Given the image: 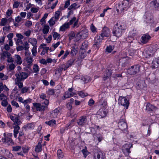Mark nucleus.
<instances>
[{
    "label": "nucleus",
    "mask_w": 159,
    "mask_h": 159,
    "mask_svg": "<svg viewBox=\"0 0 159 159\" xmlns=\"http://www.w3.org/2000/svg\"><path fill=\"white\" fill-rule=\"evenodd\" d=\"M125 29V26L124 25L117 23L114 26L112 34L114 36L119 38L122 36Z\"/></svg>",
    "instance_id": "obj_1"
},
{
    "label": "nucleus",
    "mask_w": 159,
    "mask_h": 159,
    "mask_svg": "<svg viewBox=\"0 0 159 159\" xmlns=\"http://www.w3.org/2000/svg\"><path fill=\"white\" fill-rule=\"evenodd\" d=\"M49 103L48 100H45L44 101L42 102L41 103H34L33 104L37 111H41L48 108Z\"/></svg>",
    "instance_id": "obj_2"
},
{
    "label": "nucleus",
    "mask_w": 159,
    "mask_h": 159,
    "mask_svg": "<svg viewBox=\"0 0 159 159\" xmlns=\"http://www.w3.org/2000/svg\"><path fill=\"white\" fill-rule=\"evenodd\" d=\"M3 136L4 138L2 139V142L7 143L9 145H12L14 144V142L11 139L12 136V133H9L7 134L4 133Z\"/></svg>",
    "instance_id": "obj_3"
},
{
    "label": "nucleus",
    "mask_w": 159,
    "mask_h": 159,
    "mask_svg": "<svg viewBox=\"0 0 159 159\" xmlns=\"http://www.w3.org/2000/svg\"><path fill=\"white\" fill-rule=\"evenodd\" d=\"M118 103L120 105L125 107L126 109L128 108L129 104V100L126 97H120L118 100Z\"/></svg>",
    "instance_id": "obj_4"
},
{
    "label": "nucleus",
    "mask_w": 159,
    "mask_h": 159,
    "mask_svg": "<svg viewBox=\"0 0 159 159\" xmlns=\"http://www.w3.org/2000/svg\"><path fill=\"white\" fill-rule=\"evenodd\" d=\"M15 75L16 77V79L23 80L26 79L29 75L27 73L21 71H19L18 72H16Z\"/></svg>",
    "instance_id": "obj_5"
},
{
    "label": "nucleus",
    "mask_w": 159,
    "mask_h": 159,
    "mask_svg": "<svg viewBox=\"0 0 159 159\" xmlns=\"http://www.w3.org/2000/svg\"><path fill=\"white\" fill-rule=\"evenodd\" d=\"M140 71L139 66V65H134L131 66L127 70L128 73L130 75H134Z\"/></svg>",
    "instance_id": "obj_6"
},
{
    "label": "nucleus",
    "mask_w": 159,
    "mask_h": 159,
    "mask_svg": "<svg viewBox=\"0 0 159 159\" xmlns=\"http://www.w3.org/2000/svg\"><path fill=\"white\" fill-rule=\"evenodd\" d=\"M133 144L130 143H128L125 144L122 147V151L125 155L127 156L130 153L129 149L132 148Z\"/></svg>",
    "instance_id": "obj_7"
},
{
    "label": "nucleus",
    "mask_w": 159,
    "mask_h": 159,
    "mask_svg": "<svg viewBox=\"0 0 159 159\" xmlns=\"http://www.w3.org/2000/svg\"><path fill=\"white\" fill-rule=\"evenodd\" d=\"M110 31L109 29L107 27H104L103 29L102 32L100 34V38H102V40L104 37H108L109 36Z\"/></svg>",
    "instance_id": "obj_8"
},
{
    "label": "nucleus",
    "mask_w": 159,
    "mask_h": 159,
    "mask_svg": "<svg viewBox=\"0 0 159 159\" xmlns=\"http://www.w3.org/2000/svg\"><path fill=\"white\" fill-rule=\"evenodd\" d=\"M87 120L86 116H81L77 120V123L79 126H83L86 124Z\"/></svg>",
    "instance_id": "obj_9"
},
{
    "label": "nucleus",
    "mask_w": 159,
    "mask_h": 159,
    "mask_svg": "<svg viewBox=\"0 0 159 159\" xmlns=\"http://www.w3.org/2000/svg\"><path fill=\"white\" fill-rule=\"evenodd\" d=\"M102 40V38H100V37L99 36H98L95 38L94 39V43L93 45V48L96 49H98L100 43Z\"/></svg>",
    "instance_id": "obj_10"
},
{
    "label": "nucleus",
    "mask_w": 159,
    "mask_h": 159,
    "mask_svg": "<svg viewBox=\"0 0 159 159\" xmlns=\"http://www.w3.org/2000/svg\"><path fill=\"white\" fill-rule=\"evenodd\" d=\"M151 36L148 34H143L141 38V42L145 44L147 43L150 39Z\"/></svg>",
    "instance_id": "obj_11"
},
{
    "label": "nucleus",
    "mask_w": 159,
    "mask_h": 159,
    "mask_svg": "<svg viewBox=\"0 0 159 159\" xmlns=\"http://www.w3.org/2000/svg\"><path fill=\"white\" fill-rule=\"evenodd\" d=\"M119 128L122 131L125 130L127 128L126 123L124 120L120 121L118 124Z\"/></svg>",
    "instance_id": "obj_12"
},
{
    "label": "nucleus",
    "mask_w": 159,
    "mask_h": 159,
    "mask_svg": "<svg viewBox=\"0 0 159 159\" xmlns=\"http://www.w3.org/2000/svg\"><path fill=\"white\" fill-rule=\"evenodd\" d=\"M112 70H113V69L112 68L107 69L104 74L103 80H105L111 76L112 73Z\"/></svg>",
    "instance_id": "obj_13"
},
{
    "label": "nucleus",
    "mask_w": 159,
    "mask_h": 159,
    "mask_svg": "<svg viewBox=\"0 0 159 159\" xmlns=\"http://www.w3.org/2000/svg\"><path fill=\"white\" fill-rule=\"evenodd\" d=\"M75 59L74 58H71L68 60L65 64V68L64 70H66L74 64Z\"/></svg>",
    "instance_id": "obj_14"
},
{
    "label": "nucleus",
    "mask_w": 159,
    "mask_h": 159,
    "mask_svg": "<svg viewBox=\"0 0 159 159\" xmlns=\"http://www.w3.org/2000/svg\"><path fill=\"white\" fill-rule=\"evenodd\" d=\"M97 114L99 116V118H103L105 117L107 113V112L103 109H100L97 112Z\"/></svg>",
    "instance_id": "obj_15"
},
{
    "label": "nucleus",
    "mask_w": 159,
    "mask_h": 159,
    "mask_svg": "<svg viewBox=\"0 0 159 159\" xmlns=\"http://www.w3.org/2000/svg\"><path fill=\"white\" fill-rule=\"evenodd\" d=\"M10 118L14 122V125H20L21 123V121L19 119L18 117L10 116Z\"/></svg>",
    "instance_id": "obj_16"
},
{
    "label": "nucleus",
    "mask_w": 159,
    "mask_h": 159,
    "mask_svg": "<svg viewBox=\"0 0 159 159\" xmlns=\"http://www.w3.org/2000/svg\"><path fill=\"white\" fill-rule=\"evenodd\" d=\"M101 95L99 96V98L101 97L99 101V104L102 106L103 107H105L107 105V103L105 100V98L101 97Z\"/></svg>",
    "instance_id": "obj_17"
},
{
    "label": "nucleus",
    "mask_w": 159,
    "mask_h": 159,
    "mask_svg": "<svg viewBox=\"0 0 159 159\" xmlns=\"http://www.w3.org/2000/svg\"><path fill=\"white\" fill-rule=\"evenodd\" d=\"M14 61L19 65L22 64V61L21 57L18 55L16 54L14 57Z\"/></svg>",
    "instance_id": "obj_18"
},
{
    "label": "nucleus",
    "mask_w": 159,
    "mask_h": 159,
    "mask_svg": "<svg viewBox=\"0 0 159 159\" xmlns=\"http://www.w3.org/2000/svg\"><path fill=\"white\" fill-rule=\"evenodd\" d=\"M80 37V38L82 39H85L88 37V34L87 30L82 31L78 34Z\"/></svg>",
    "instance_id": "obj_19"
},
{
    "label": "nucleus",
    "mask_w": 159,
    "mask_h": 159,
    "mask_svg": "<svg viewBox=\"0 0 159 159\" xmlns=\"http://www.w3.org/2000/svg\"><path fill=\"white\" fill-rule=\"evenodd\" d=\"M152 66L153 68H157L159 66V59L155 58L152 63Z\"/></svg>",
    "instance_id": "obj_20"
},
{
    "label": "nucleus",
    "mask_w": 159,
    "mask_h": 159,
    "mask_svg": "<svg viewBox=\"0 0 159 159\" xmlns=\"http://www.w3.org/2000/svg\"><path fill=\"white\" fill-rule=\"evenodd\" d=\"M16 125L13 127L14 128V136L15 138L17 136V134L19 133V130L20 129V127L18 126L19 125Z\"/></svg>",
    "instance_id": "obj_21"
},
{
    "label": "nucleus",
    "mask_w": 159,
    "mask_h": 159,
    "mask_svg": "<svg viewBox=\"0 0 159 159\" xmlns=\"http://www.w3.org/2000/svg\"><path fill=\"white\" fill-rule=\"evenodd\" d=\"M94 157L95 159H106L105 156L101 152L95 154Z\"/></svg>",
    "instance_id": "obj_22"
},
{
    "label": "nucleus",
    "mask_w": 159,
    "mask_h": 159,
    "mask_svg": "<svg viewBox=\"0 0 159 159\" xmlns=\"http://www.w3.org/2000/svg\"><path fill=\"white\" fill-rule=\"evenodd\" d=\"M151 5L154 8L158 9L159 8V0H155L152 2H151Z\"/></svg>",
    "instance_id": "obj_23"
},
{
    "label": "nucleus",
    "mask_w": 159,
    "mask_h": 159,
    "mask_svg": "<svg viewBox=\"0 0 159 159\" xmlns=\"http://www.w3.org/2000/svg\"><path fill=\"white\" fill-rule=\"evenodd\" d=\"M69 23L66 22L60 27L59 30L61 31H64L66 29L69 28Z\"/></svg>",
    "instance_id": "obj_24"
},
{
    "label": "nucleus",
    "mask_w": 159,
    "mask_h": 159,
    "mask_svg": "<svg viewBox=\"0 0 159 159\" xmlns=\"http://www.w3.org/2000/svg\"><path fill=\"white\" fill-rule=\"evenodd\" d=\"M0 55L1 58L4 60L5 57H9L11 55L10 53L7 51H3L2 52L1 54Z\"/></svg>",
    "instance_id": "obj_25"
},
{
    "label": "nucleus",
    "mask_w": 159,
    "mask_h": 159,
    "mask_svg": "<svg viewBox=\"0 0 159 159\" xmlns=\"http://www.w3.org/2000/svg\"><path fill=\"white\" fill-rule=\"evenodd\" d=\"M42 145L41 143L39 142L35 148V151L36 152H39L42 151Z\"/></svg>",
    "instance_id": "obj_26"
},
{
    "label": "nucleus",
    "mask_w": 159,
    "mask_h": 159,
    "mask_svg": "<svg viewBox=\"0 0 159 159\" xmlns=\"http://www.w3.org/2000/svg\"><path fill=\"white\" fill-rule=\"evenodd\" d=\"M155 108L154 106L149 103H148L146 105V110L148 111H153Z\"/></svg>",
    "instance_id": "obj_27"
},
{
    "label": "nucleus",
    "mask_w": 159,
    "mask_h": 159,
    "mask_svg": "<svg viewBox=\"0 0 159 159\" xmlns=\"http://www.w3.org/2000/svg\"><path fill=\"white\" fill-rule=\"evenodd\" d=\"M60 108H57L52 111L51 114L53 117L54 118L57 116L60 112Z\"/></svg>",
    "instance_id": "obj_28"
},
{
    "label": "nucleus",
    "mask_w": 159,
    "mask_h": 159,
    "mask_svg": "<svg viewBox=\"0 0 159 159\" xmlns=\"http://www.w3.org/2000/svg\"><path fill=\"white\" fill-rule=\"evenodd\" d=\"M28 41L33 46H36V45L37 43V41L36 39L30 38L29 39Z\"/></svg>",
    "instance_id": "obj_29"
},
{
    "label": "nucleus",
    "mask_w": 159,
    "mask_h": 159,
    "mask_svg": "<svg viewBox=\"0 0 159 159\" xmlns=\"http://www.w3.org/2000/svg\"><path fill=\"white\" fill-rule=\"evenodd\" d=\"M21 80L16 79L15 80L16 84L17 85L18 87L20 89L22 88L23 86V83L21 82Z\"/></svg>",
    "instance_id": "obj_30"
},
{
    "label": "nucleus",
    "mask_w": 159,
    "mask_h": 159,
    "mask_svg": "<svg viewBox=\"0 0 159 159\" xmlns=\"http://www.w3.org/2000/svg\"><path fill=\"white\" fill-rule=\"evenodd\" d=\"M125 10V8L124 7L122 3H119L118 4V7H117L116 9L117 12H119L120 11H123Z\"/></svg>",
    "instance_id": "obj_31"
},
{
    "label": "nucleus",
    "mask_w": 159,
    "mask_h": 159,
    "mask_svg": "<svg viewBox=\"0 0 159 159\" xmlns=\"http://www.w3.org/2000/svg\"><path fill=\"white\" fill-rule=\"evenodd\" d=\"M45 124L52 126L56 124V120H52L48 121H46Z\"/></svg>",
    "instance_id": "obj_32"
},
{
    "label": "nucleus",
    "mask_w": 159,
    "mask_h": 159,
    "mask_svg": "<svg viewBox=\"0 0 159 159\" xmlns=\"http://www.w3.org/2000/svg\"><path fill=\"white\" fill-rule=\"evenodd\" d=\"M121 3L125 9L129 7V3L128 0H124Z\"/></svg>",
    "instance_id": "obj_33"
},
{
    "label": "nucleus",
    "mask_w": 159,
    "mask_h": 159,
    "mask_svg": "<svg viewBox=\"0 0 159 159\" xmlns=\"http://www.w3.org/2000/svg\"><path fill=\"white\" fill-rule=\"evenodd\" d=\"M57 20L55 18L53 17H52L48 21L50 25L52 26L54 25L55 24V22Z\"/></svg>",
    "instance_id": "obj_34"
},
{
    "label": "nucleus",
    "mask_w": 159,
    "mask_h": 159,
    "mask_svg": "<svg viewBox=\"0 0 159 159\" xmlns=\"http://www.w3.org/2000/svg\"><path fill=\"white\" fill-rule=\"evenodd\" d=\"M49 30L48 25H45L43 29V32L44 34H47L48 33Z\"/></svg>",
    "instance_id": "obj_35"
},
{
    "label": "nucleus",
    "mask_w": 159,
    "mask_h": 159,
    "mask_svg": "<svg viewBox=\"0 0 159 159\" xmlns=\"http://www.w3.org/2000/svg\"><path fill=\"white\" fill-rule=\"evenodd\" d=\"M114 46L109 45L107 47L106 49V51L109 53H110L114 49Z\"/></svg>",
    "instance_id": "obj_36"
},
{
    "label": "nucleus",
    "mask_w": 159,
    "mask_h": 159,
    "mask_svg": "<svg viewBox=\"0 0 159 159\" xmlns=\"http://www.w3.org/2000/svg\"><path fill=\"white\" fill-rule=\"evenodd\" d=\"M78 52V51L75 49V47H71V51L70 53L72 56L75 55Z\"/></svg>",
    "instance_id": "obj_37"
},
{
    "label": "nucleus",
    "mask_w": 159,
    "mask_h": 159,
    "mask_svg": "<svg viewBox=\"0 0 159 159\" xmlns=\"http://www.w3.org/2000/svg\"><path fill=\"white\" fill-rule=\"evenodd\" d=\"M78 94L82 98H84L88 95L87 93L84 92L82 91H80L78 92Z\"/></svg>",
    "instance_id": "obj_38"
},
{
    "label": "nucleus",
    "mask_w": 159,
    "mask_h": 159,
    "mask_svg": "<svg viewBox=\"0 0 159 159\" xmlns=\"http://www.w3.org/2000/svg\"><path fill=\"white\" fill-rule=\"evenodd\" d=\"M65 68V64H63L61 65V66L57 70V71L58 73H60L61 72L62 70H64V68Z\"/></svg>",
    "instance_id": "obj_39"
},
{
    "label": "nucleus",
    "mask_w": 159,
    "mask_h": 159,
    "mask_svg": "<svg viewBox=\"0 0 159 159\" xmlns=\"http://www.w3.org/2000/svg\"><path fill=\"white\" fill-rule=\"evenodd\" d=\"M39 68L37 64H34L33 68V72L37 73L39 70Z\"/></svg>",
    "instance_id": "obj_40"
},
{
    "label": "nucleus",
    "mask_w": 159,
    "mask_h": 159,
    "mask_svg": "<svg viewBox=\"0 0 159 159\" xmlns=\"http://www.w3.org/2000/svg\"><path fill=\"white\" fill-rule=\"evenodd\" d=\"M70 97V92L68 91H66L65 93L63 96V98H62L63 100H65L66 98Z\"/></svg>",
    "instance_id": "obj_41"
},
{
    "label": "nucleus",
    "mask_w": 159,
    "mask_h": 159,
    "mask_svg": "<svg viewBox=\"0 0 159 159\" xmlns=\"http://www.w3.org/2000/svg\"><path fill=\"white\" fill-rule=\"evenodd\" d=\"M82 80L85 83H87L91 80V78L88 76H85Z\"/></svg>",
    "instance_id": "obj_42"
},
{
    "label": "nucleus",
    "mask_w": 159,
    "mask_h": 159,
    "mask_svg": "<svg viewBox=\"0 0 159 159\" xmlns=\"http://www.w3.org/2000/svg\"><path fill=\"white\" fill-rule=\"evenodd\" d=\"M88 47V43L87 42H84V43H83L82 44L81 47V50H85V49L87 48Z\"/></svg>",
    "instance_id": "obj_43"
},
{
    "label": "nucleus",
    "mask_w": 159,
    "mask_h": 159,
    "mask_svg": "<svg viewBox=\"0 0 159 159\" xmlns=\"http://www.w3.org/2000/svg\"><path fill=\"white\" fill-rule=\"evenodd\" d=\"M21 149V147L19 146H16L12 147V151L17 152L20 151Z\"/></svg>",
    "instance_id": "obj_44"
},
{
    "label": "nucleus",
    "mask_w": 159,
    "mask_h": 159,
    "mask_svg": "<svg viewBox=\"0 0 159 159\" xmlns=\"http://www.w3.org/2000/svg\"><path fill=\"white\" fill-rule=\"evenodd\" d=\"M57 157L59 158H62L63 157V154L61 150H58L57 151Z\"/></svg>",
    "instance_id": "obj_45"
},
{
    "label": "nucleus",
    "mask_w": 159,
    "mask_h": 159,
    "mask_svg": "<svg viewBox=\"0 0 159 159\" xmlns=\"http://www.w3.org/2000/svg\"><path fill=\"white\" fill-rule=\"evenodd\" d=\"M35 123L32 122L30 123H28L27 125V127L28 128L33 129L34 127Z\"/></svg>",
    "instance_id": "obj_46"
},
{
    "label": "nucleus",
    "mask_w": 159,
    "mask_h": 159,
    "mask_svg": "<svg viewBox=\"0 0 159 159\" xmlns=\"http://www.w3.org/2000/svg\"><path fill=\"white\" fill-rule=\"evenodd\" d=\"M48 16V14L45 13L44 14V16L42 17V18L40 20V21L41 23V25H43V24L44 23L43 22H45V19Z\"/></svg>",
    "instance_id": "obj_47"
},
{
    "label": "nucleus",
    "mask_w": 159,
    "mask_h": 159,
    "mask_svg": "<svg viewBox=\"0 0 159 159\" xmlns=\"http://www.w3.org/2000/svg\"><path fill=\"white\" fill-rule=\"evenodd\" d=\"M69 40V41H70L71 40L73 39L74 37L75 36V34L73 32H71V33L68 35Z\"/></svg>",
    "instance_id": "obj_48"
},
{
    "label": "nucleus",
    "mask_w": 159,
    "mask_h": 159,
    "mask_svg": "<svg viewBox=\"0 0 159 159\" xmlns=\"http://www.w3.org/2000/svg\"><path fill=\"white\" fill-rule=\"evenodd\" d=\"M36 49L37 46H33L32 50V54L34 56H35L36 55V53H37Z\"/></svg>",
    "instance_id": "obj_49"
},
{
    "label": "nucleus",
    "mask_w": 159,
    "mask_h": 159,
    "mask_svg": "<svg viewBox=\"0 0 159 159\" xmlns=\"http://www.w3.org/2000/svg\"><path fill=\"white\" fill-rule=\"evenodd\" d=\"M77 5L76 3H74L70 6L68 8V9L69 10H71L72 9L75 10L76 9L75 7Z\"/></svg>",
    "instance_id": "obj_50"
},
{
    "label": "nucleus",
    "mask_w": 159,
    "mask_h": 159,
    "mask_svg": "<svg viewBox=\"0 0 159 159\" xmlns=\"http://www.w3.org/2000/svg\"><path fill=\"white\" fill-rule=\"evenodd\" d=\"M60 36L61 35L60 34L57 33L56 32H54L53 34V38L55 40L57 39H59Z\"/></svg>",
    "instance_id": "obj_51"
},
{
    "label": "nucleus",
    "mask_w": 159,
    "mask_h": 159,
    "mask_svg": "<svg viewBox=\"0 0 159 159\" xmlns=\"http://www.w3.org/2000/svg\"><path fill=\"white\" fill-rule=\"evenodd\" d=\"M54 93V90L51 89H48L47 91V94L50 95H53Z\"/></svg>",
    "instance_id": "obj_52"
},
{
    "label": "nucleus",
    "mask_w": 159,
    "mask_h": 159,
    "mask_svg": "<svg viewBox=\"0 0 159 159\" xmlns=\"http://www.w3.org/2000/svg\"><path fill=\"white\" fill-rule=\"evenodd\" d=\"M39 9V7L37 8L32 7L31 8L30 11L32 13H36L38 11Z\"/></svg>",
    "instance_id": "obj_53"
},
{
    "label": "nucleus",
    "mask_w": 159,
    "mask_h": 159,
    "mask_svg": "<svg viewBox=\"0 0 159 159\" xmlns=\"http://www.w3.org/2000/svg\"><path fill=\"white\" fill-rule=\"evenodd\" d=\"M47 96L45 94L43 93H42L40 95V98L42 99L44 101H45V100H48L46 98H47Z\"/></svg>",
    "instance_id": "obj_54"
},
{
    "label": "nucleus",
    "mask_w": 159,
    "mask_h": 159,
    "mask_svg": "<svg viewBox=\"0 0 159 159\" xmlns=\"http://www.w3.org/2000/svg\"><path fill=\"white\" fill-rule=\"evenodd\" d=\"M30 87H25L21 89V92L23 93H26L29 90Z\"/></svg>",
    "instance_id": "obj_55"
},
{
    "label": "nucleus",
    "mask_w": 159,
    "mask_h": 159,
    "mask_svg": "<svg viewBox=\"0 0 159 159\" xmlns=\"http://www.w3.org/2000/svg\"><path fill=\"white\" fill-rule=\"evenodd\" d=\"M26 61L28 64H32V62L33 60L31 57H28L27 58Z\"/></svg>",
    "instance_id": "obj_56"
},
{
    "label": "nucleus",
    "mask_w": 159,
    "mask_h": 159,
    "mask_svg": "<svg viewBox=\"0 0 159 159\" xmlns=\"http://www.w3.org/2000/svg\"><path fill=\"white\" fill-rule=\"evenodd\" d=\"M23 47H24V49H25V51H27L28 50V49L29 48V44L27 42H26L24 45Z\"/></svg>",
    "instance_id": "obj_57"
},
{
    "label": "nucleus",
    "mask_w": 159,
    "mask_h": 159,
    "mask_svg": "<svg viewBox=\"0 0 159 159\" xmlns=\"http://www.w3.org/2000/svg\"><path fill=\"white\" fill-rule=\"evenodd\" d=\"M60 14V12L59 11H57L55 13V16L53 17L58 20L59 18Z\"/></svg>",
    "instance_id": "obj_58"
},
{
    "label": "nucleus",
    "mask_w": 159,
    "mask_h": 159,
    "mask_svg": "<svg viewBox=\"0 0 159 159\" xmlns=\"http://www.w3.org/2000/svg\"><path fill=\"white\" fill-rule=\"evenodd\" d=\"M7 23V19L5 18H2L1 20V24L2 26L5 25Z\"/></svg>",
    "instance_id": "obj_59"
},
{
    "label": "nucleus",
    "mask_w": 159,
    "mask_h": 159,
    "mask_svg": "<svg viewBox=\"0 0 159 159\" xmlns=\"http://www.w3.org/2000/svg\"><path fill=\"white\" fill-rule=\"evenodd\" d=\"M20 4V2H18V1H15L13 5V8H17L19 6V5Z\"/></svg>",
    "instance_id": "obj_60"
},
{
    "label": "nucleus",
    "mask_w": 159,
    "mask_h": 159,
    "mask_svg": "<svg viewBox=\"0 0 159 159\" xmlns=\"http://www.w3.org/2000/svg\"><path fill=\"white\" fill-rule=\"evenodd\" d=\"M70 5V0H67V1H66L65 4L64 6V8H62V9L63 10L64 9V8H67Z\"/></svg>",
    "instance_id": "obj_61"
},
{
    "label": "nucleus",
    "mask_w": 159,
    "mask_h": 159,
    "mask_svg": "<svg viewBox=\"0 0 159 159\" xmlns=\"http://www.w3.org/2000/svg\"><path fill=\"white\" fill-rule=\"evenodd\" d=\"M137 32V31L136 30L133 29V30L130 31L129 34L131 36H133L136 34Z\"/></svg>",
    "instance_id": "obj_62"
},
{
    "label": "nucleus",
    "mask_w": 159,
    "mask_h": 159,
    "mask_svg": "<svg viewBox=\"0 0 159 159\" xmlns=\"http://www.w3.org/2000/svg\"><path fill=\"white\" fill-rule=\"evenodd\" d=\"M76 17H73L69 21V22L67 23H69V25H72L76 21Z\"/></svg>",
    "instance_id": "obj_63"
},
{
    "label": "nucleus",
    "mask_w": 159,
    "mask_h": 159,
    "mask_svg": "<svg viewBox=\"0 0 159 159\" xmlns=\"http://www.w3.org/2000/svg\"><path fill=\"white\" fill-rule=\"evenodd\" d=\"M16 36L18 38V39H17V41L23 39L24 38L23 36L20 34H17Z\"/></svg>",
    "instance_id": "obj_64"
}]
</instances>
